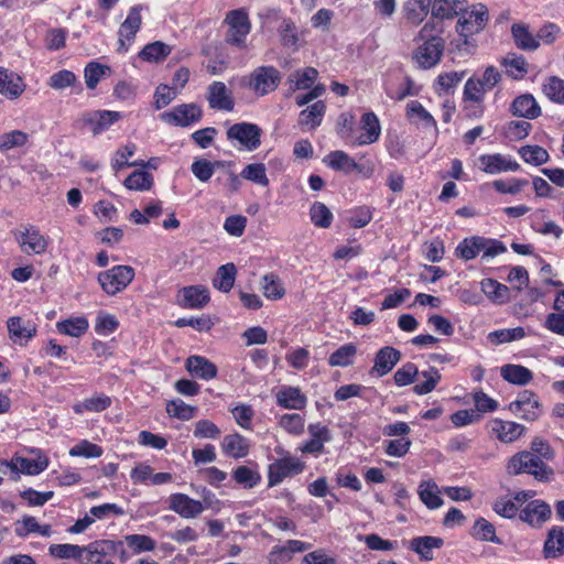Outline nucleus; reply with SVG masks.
I'll list each match as a JSON object with an SVG mask.
<instances>
[{
    "label": "nucleus",
    "instance_id": "nucleus-50",
    "mask_svg": "<svg viewBox=\"0 0 564 564\" xmlns=\"http://www.w3.org/2000/svg\"><path fill=\"white\" fill-rule=\"evenodd\" d=\"M48 552L52 556L56 558H74L79 563L82 562V557L84 555V546H79L76 544H52L48 547Z\"/></svg>",
    "mask_w": 564,
    "mask_h": 564
},
{
    "label": "nucleus",
    "instance_id": "nucleus-13",
    "mask_svg": "<svg viewBox=\"0 0 564 564\" xmlns=\"http://www.w3.org/2000/svg\"><path fill=\"white\" fill-rule=\"evenodd\" d=\"M14 237L25 254H42L46 251V239L33 226H25L23 230L14 232Z\"/></svg>",
    "mask_w": 564,
    "mask_h": 564
},
{
    "label": "nucleus",
    "instance_id": "nucleus-30",
    "mask_svg": "<svg viewBox=\"0 0 564 564\" xmlns=\"http://www.w3.org/2000/svg\"><path fill=\"white\" fill-rule=\"evenodd\" d=\"M513 116L535 119L541 115V108L532 95L525 94L517 97L511 104Z\"/></svg>",
    "mask_w": 564,
    "mask_h": 564
},
{
    "label": "nucleus",
    "instance_id": "nucleus-62",
    "mask_svg": "<svg viewBox=\"0 0 564 564\" xmlns=\"http://www.w3.org/2000/svg\"><path fill=\"white\" fill-rule=\"evenodd\" d=\"M110 68L97 62H90L85 67V83L89 89H95L100 79L109 73Z\"/></svg>",
    "mask_w": 564,
    "mask_h": 564
},
{
    "label": "nucleus",
    "instance_id": "nucleus-37",
    "mask_svg": "<svg viewBox=\"0 0 564 564\" xmlns=\"http://www.w3.org/2000/svg\"><path fill=\"white\" fill-rule=\"evenodd\" d=\"M500 375L506 381L518 386H525L533 378L532 371L527 367L511 364L502 366Z\"/></svg>",
    "mask_w": 564,
    "mask_h": 564
},
{
    "label": "nucleus",
    "instance_id": "nucleus-55",
    "mask_svg": "<svg viewBox=\"0 0 564 564\" xmlns=\"http://www.w3.org/2000/svg\"><path fill=\"white\" fill-rule=\"evenodd\" d=\"M281 43L283 46L296 50L299 47V30L293 21L284 19L279 28Z\"/></svg>",
    "mask_w": 564,
    "mask_h": 564
},
{
    "label": "nucleus",
    "instance_id": "nucleus-20",
    "mask_svg": "<svg viewBox=\"0 0 564 564\" xmlns=\"http://www.w3.org/2000/svg\"><path fill=\"white\" fill-rule=\"evenodd\" d=\"M207 100L213 109L231 111L235 106L230 90L221 82H214L208 87Z\"/></svg>",
    "mask_w": 564,
    "mask_h": 564
},
{
    "label": "nucleus",
    "instance_id": "nucleus-54",
    "mask_svg": "<svg viewBox=\"0 0 564 564\" xmlns=\"http://www.w3.org/2000/svg\"><path fill=\"white\" fill-rule=\"evenodd\" d=\"M241 177L261 186L269 185V178L267 176V169L263 163H251L240 173Z\"/></svg>",
    "mask_w": 564,
    "mask_h": 564
},
{
    "label": "nucleus",
    "instance_id": "nucleus-11",
    "mask_svg": "<svg viewBox=\"0 0 564 564\" xmlns=\"http://www.w3.org/2000/svg\"><path fill=\"white\" fill-rule=\"evenodd\" d=\"M122 118L121 112L111 110H95L82 115L79 122L90 129L94 135L108 130L115 122Z\"/></svg>",
    "mask_w": 564,
    "mask_h": 564
},
{
    "label": "nucleus",
    "instance_id": "nucleus-8",
    "mask_svg": "<svg viewBox=\"0 0 564 564\" xmlns=\"http://www.w3.org/2000/svg\"><path fill=\"white\" fill-rule=\"evenodd\" d=\"M304 463L293 456H284L269 465L268 486L274 487L288 477H293L304 470Z\"/></svg>",
    "mask_w": 564,
    "mask_h": 564
},
{
    "label": "nucleus",
    "instance_id": "nucleus-21",
    "mask_svg": "<svg viewBox=\"0 0 564 564\" xmlns=\"http://www.w3.org/2000/svg\"><path fill=\"white\" fill-rule=\"evenodd\" d=\"M480 169L487 174L518 171L520 165L502 154H484L479 156Z\"/></svg>",
    "mask_w": 564,
    "mask_h": 564
},
{
    "label": "nucleus",
    "instance_id": "nucleus-38",
    "mask_svg": "<svg viewBox=\"0 0 564 564\" xmlns=\"http://www.w3.org/2000/svg\"><path fill=\"white\" fill-rule=\"evenodd\" d=\"M325 161L333 170L343 171L346 174L351 171H358L359 173L362 171L361 166L354 159L340 150L330 152Z\"/></svg>",
    "mask_w": 564,
    "mask_h": 564
},
{
    "label": "nucleus",
    "instance_id": "nucleus-6",
    "mask_svg": "<svg viewBox=\"0 0 564 564\" xmlns=\"http://www.w3.org/2000/svg\"><path fill=\"white\" fill-rule=\"evenodd\" d=\"M463 13L456 30L464 37L479 33L489 20V10L484 3L473 4L469 11L466 10Z\"/></svg>",
    "mask_w": 564,
    "mask_h": 564
},
{
    "label": "nucleus",
    "instance_id": "nucleus-12",
    "mask_svg": "<svg viewBox=\"0 0 564 564\" xmlns=\"http://www.w3.org/2000/svg\"><path fill=\"white\" fill-rule=\"evenodd\" d=\"M161 119L173 126L187 127L202 118V109L196 104H183L165 111Z\"/></svg>",
    "mask_w": 564,
    "mask_h": 564
},
{
    "label": "nucleus",
    "instance_id": "nucleus-34",
    "mask_svg": "<svg viewBox=\"0 0 564 564\" xmlns=\"http://www.w3.org/2000/svg\"><path fill=\"white\" fill-rule=\"evenodd\" d=\"M221 447L226 455L234 458L246 457L249 453L248 440L238 433L226 435L223 440Z\"/></svg>",
    "mask_w": 564,
    "mask_h": 564
},
{
    "label": "nucleus",
    "instance_id": "nucleus-49",
    "mask_svg": "<svg viewBox=\"0 0 564 564\" xmlns=\"http://www.w3.org/2000/svg\"><path fill=\"white\" fill-rule=\"evenodd\" d=\"M356 354L357 348L354 344L343 345L329 356L328 364L332 367H347L352 364Z\"/></svg>",
    "mask_w": 564,
    "mask_h": 564
},
{
    "label": "nucleus",
    "instance_id": "nucleus-19",
    "mask_svg": "<svg viewBox=\"0 0 564 564\" xmlns=\"http://www.w3.org/2000/svg\"><path fill=\"white\" fill-rule=\"evenodd\" d=\"M401 352L391 347L386 346L376 354L375 365L371 368V373L377 375L378 377H383L388 375L393 367L400 361Z\"/></svg>",
    "mask_w": 564,
    "mask_h": 564
},
{
    "label": "nucleus",
    "instance_id": "nucleus-64",
    "mask_svg": "<svg viewBox=\"0 0 564 564\" xmlns=\"http://www.w3.org/2000/svg\"><path fill=\"white\" fill-rule=\"evenodd\" d=\"M262 291L267 299L279 300L283 297L285 290L280 280L273 274H267L262 280Z\"/></svg>",
    "mask_w": 564,
    "mask_h": 564
},
{
    "label": "nucleus",
    "instance_id": "nucleus-51",
    "mask_svg": "<svg viewBox=\"0 0 564 564\" xmlns=\"http://www.w3.org/2000/svg\"><path fill=\"white\" fill-rule=\"evenodd\" d=\"M232 478L243 488L251 489L260 482L261 475L248 466H238L232 471Z\"/></svg>",
    "mask_w": 564,
    "mask_h": 564
},
{
    "label": "nucleus",
    "instance_id": "nucleus-41",
    "mask_svg": "<svg viewBox=\"0 0 564 564\" xmlns=\"http://www.w3.org/2000/svg\"><path fill=\"white\" fill-rule=\"evenodd\" d=\"M419 497L429 509H436L443 505L437 485L432 481H422L419 486Z\"/></svg>",
    "mask_w": 564,
    "mask_h": 564
},
{
    "label": "nucleus",
    "instance_id": "nucleus-53",
    "mask_svg": "<svg viewBox=\"0 0 564 564\" xmlns=\"http://www.w3.org/2000/svg\"><path fill=\"white\" fill-rule=\"evenodd\" d=\"M170 53V45L161 41H156L145 45L143 50L140 52V56L142 59L148 62H159L164 59Z\"/></svg>",
    "mask_w": 564,
    "mask_h": 564
},
{
    "label": "nucleus",
    "instance_id": "nucleus-18",
    "mask_svg": "<svg viewBox=\"0 0 564 564\" xmlns=\"http://www.w3.org/2000/svg\"><path fill=\"white\" fill-rule=\"evenodd\" d=\"M209 292L203 285H191L180 290L177 303L185 308H203L209 302Z\"/></svg>",
    "mask_w": 564,
    "mask_h": 564
},
{
    "label": "nucleus",
    "instance_id": "nucleus-59",
    "mask_svg": "<svg viewBox=\"0 0 564 564\" xmlns=\"http://www.w3.org/2000/svg\"><path fill=\"white\" fill-rule=\"evenodd\" d=\"M223 164L220 161L210 162L206 159H199L193 162L191 171L200 182H207L213 176L215 169L223 166Z\"/></svg>",
    "mask_w": 564,
    "mask_h": 564
},
{
    "label": "nucleus",
    "instance_id": "nucleus-25",
    "mask_svg": "<svg viewBox=\"0 0 564 564\" xmlns=\"http://www.w3.org/2000/svg\"><path fill=\"white\" fill-rule=\"evenodd\" d=\"M525 427L519 423L496 419L491 422V433L502 443L517 441L524 433Z\"/></svg>",
    "mask_w": 564,
    "mask_h": 564
},
{
    "label": "nucleus",
    "instance_id": "nucleus-22",
    "mask_svg": "<svg viewBox=\"0 0 564 564\" xmlns=\"http://www.w3.org/2000/svg\"><path fill=\"white\" fill-rule=\"evenodd\" d=\"M362 133L351 140L352 145L371 144L379 139L381 128L377 116L373 112H367L360 120Z\"/></svg>",
    "mask_w": 564,
    "mask_h": 564
},
{
    "label": "nucleus",
    "instance_id": "nucleus-4",
    "mask_svg": "<svg viewBox=\"0 0 564 564\" xmlns=\"http://www.w3.org/2000/svg\"><path fill=\"white\" fill-rule=\"evenodd\" d=\"M134 274L132 267L120 264L100 272L97 280L102 291L113 296L122 292L133 281Z\"/></svg>",
    "mask_w": 564,
    "mask_h": 564
},
{
    "label": "nucleus",
    "instance_id": "nucleus-56",
    "mask_svg": "<svg viewBox=\"0 0 564 564\" xmlns=\"http://www.w3.org/2000/svg\"><path fill=\"white\" fill-rule=\"evenodd\" d=\"M421 376L425 379V381L413 387V392L417 395H424L432 392L442 379L440 371L434 367L422 371Z\"/></svg>",
    "mask_w": 564,
    "mask_h": 564
},
{
    "label": "nucleus",
    "instance_id": "nucleus-32",
    "mask_svg": "<svg viewBox=\"0 0 564 564\" xmlns=\"http://www.w3.org/2000/svg\"><path fill=\"white\" fill-rule=\"evenodd\" d=\"M306 402V397L295 387H283L276 393V403L284 409L301 410Z\"/></svg>",
    "mask_w": 564,
    "mask_h": 564
},
{
    "label": "nucleus",
    "instance_id": "nucleus-58",
    "mask_svg": "<svg viewBox=\"0 0 564 564\" xmlns=\"http://www.w3.org/2000/svg\"><path fill=\"white\" fill-rule=\"evenodd\" d=\"M166 412L170 416L187 421L196 415L197 409L186 404L183 400H172L166 404Z\"/></svg>",
    "mask_w": 564,
    "mask_h": 564
},
{
    "label": "nucleus",
    "instance_id": "nucleus-57",
    "mask_svg": "<svg viewBox=\"0 0 564 564\" xmlns=\"http://www.w3.org/2000/svg\"><path fill=\"white\" fill-rule=\"evenodd\" d=\"M544 95L556 104H564V79L557 76L549 77L543 84Z\"/></svg>",
    "mask_w": 564,
    "mask_h": 564
},
{
    "label": "nucleus",
    "instance_id": "nucleus-1",
    "mask_svg": "<svg viewBox=\"0 0 564 564\" xmlns=\"http://www.w3.org/2000/svg\"><path fill=\"white\" fill-rule=\"evenodd\" d=\"M509 475L529 474L535 480L549 482L554 476V470L542 457L536 456L530 451H522L514 454L507 464Z\"/></svg>",
    "mask_w": 564,
    "mask_h": 564
},
{
    "label": "nucleus",
    "instance_id": "nucleus-44",
    "mask_svg": "<svg viewBox=\"0 0 564 564\" xmlns=\"http://www.w3.org/2000/svg\"><path fill=\"white\" fill-rule=\"evenodd\" d=\"M501 65L506 68V73L513 79H520L528 73V64L523 56L508 54L502 58Z\"/></svg>",
    "mask_w": 564,
    "mask_h": 564
},
{
    "label": "nucleus",
    "instance_id": "nucleus-3",
    "mask_svg": "<svg viewBox=\"0 0 564 564\" xmlns=\"http://www.w3.org/2000/svg\"><path fill=\"white\" fill-rule=\"evenodd\" d=\"M225 23L228 30L225 41L239 50L247 48V36L251 30V22L243 9L231 10L226 14Z\"/></svg>",
    "mask_w": 564,
    "mask_h": 564
},
{
    "label": "nucleus",
    "instance_id": "nucleus-28",
    "mask_svg": "<svg viewBox=\"0 0 564 564\" xmlns=\"http://www.w3.org/2000/svg\"><path fill=\"white\" fill-rule=\"evenodd\" d=\"M551 507L542 500L529 502L520 513V519L531 525H540L551 517Z\"/></svg>",
    "mask_w": 564,
    "mask_h": 564
},
{
    "label": "nucleus",
    "instance_id": "nucleus-63",
    "mask_svg": "<svg viewBox=\"0 0 564 564\" xmlns=\"http://www.w3.org/2000/svg\"><path fill=\"white\" fill-rule=\"evenodd\" d=\"M465 76L466 70L447 72L440 74L436 78L438 94H441L442 91H449L452 88L456 87Z\"/></svg>",
    "mask_w": 564,
    "mask_h": 564
},
{
    "label": "nucleus",
    "instance_id": "nucleus-27",
    "mask_svg": "<svg viewBox=\"0 0 564 564\" xmlns=\"http://www.w3.org/2000/svg\"><path fill=\"white\" fill-rule=\"evenodd\" d=\"M325 112V102L318 100L300 112L297 124L303 130H314L321 126Z\"/></svg>",
    "mask_w": 564,
    "mask_h": 564
},
{
    "label": "nucleus",
    "instance_id": "nucleus-17",
    "mask_svg": "<svg viewBox=\"0 0 564 564\" xmlns=\"http://www.w3.org/2000/svg\"><path fill=\"white\" fill-rule=\"evenodd\" d=\"M143 9V6L138 4L132 7L129 10L127 19L121 23L119 29V51L120 52H127L128 46L126 45L127 41H132L137 34V32L140 30L141 26V10Z\"/></svg>",
    "mask_w": 564,
    "mask_h": 564
},
{
    "label": "nucleus",
    "instance_id": "nucleus-10",
    "mask_svg": "<svg viewBox=\"0 0 564 564\" xmlns=\"http://www.w3.org/2000/svg\"><path fill=\"white\" fill-rule=\"evenodd\" d=\"M261 129L249 122H239L232 124L227 130V138L231 141H238L239 144L249 150H256L260 145Z\"/></svg>",
    "mask_w": 564,
    "mask_h": 564
},
{
    "label": "nucleus",
    "instance_id": "nucleus-31",
    "mask_svg": "<svg viewBox=\"0 0 564 564\" xmlns=\"http://www.w3.org/2000/svg\"><path fill=\"white\" fill-rule=\"evenodd\" d=\"M48 466V459L45 456H37L35 459L25 457H14L11 459L9 467L13 471H20L26 475H37L45 470Z\"/></svg>",
    "mask_w": 564,
    "mask_h": 564
},
{
    "label": "nucleus",
    "instance_id": "nucleus-23",
    "mask_svg": "<svg viewBox=\"0 0 564 564\" xmlns=\"http://www.w3.org/2000/svg\"><path fill=\"white\" fill-rule=\"evenodd\" d=\"M432 11V0H406L402 6V13L408 23L417 26Z\"/></svg>",
    "mask_w": 564,
    "mask_h": 564
},
{
    "label": "nucleus",
    "instance_id": "nucleus-35",
    "mask_svg": "<svg viewBox=\"0 0 564 564\" xmlns=\"http://www.w3.org/2000/svg\"><path fill=\"white\" fill-rule=\"evenodd\" d=\"M406 118L412 123H422L424 128H434V130L437 131V126L434 117L417 100H412L408 102Z\"/></svg>",
    "mask_w": 564,
    "mask_h": 564
},
{
    "label": "nucleus",
    "instance_id": "nucleus-15",
    "mask_svg": "<svg viewBox=\"0 0 564 564\" xmlns=\"http://www.w3.org/2000/svg\"><path fill=\"white\" fill-rule=\"evenodd\" d=\"M9 338L15 345L24 346L36 335V325L20 316L10 317L7 322Z\"/></svg>",
    "mask_w": 564,
    "mask_h": 564
},
{
    "label": "nucleus",
    "instance_id": "nucleus-9",
    "mask_svg": "<svg viewBox=\"0 0 564 564\" xmlns=\"http://www.w3.org/2000/svg\"><path fill=\"white\" fill-rule=\"evenodd\" d=\"M509 410L522 420L533 422L542 414V405L536 394L530 390L521 391L509 404Z\"/></svg>",
    "mask_w": 564,
    "mask_h": 564
},
{
    "label": "nucleus",
    "instance_id": "nucleus-29",
    "mask_svg": "<svg viewBox=\"0 0 564 564\" xmlns=\"http://www.w3.org/2000/svg\"><path fill=\"white\" fill-rule=\"evenodd\" d=\"M24 90L21 77L4 67H0V94L14 99Z\"/></svg>",
    "mask_w": 564,
    "mask_h": 564
},
{
    "label": "nucleus",
    "instance_id": "nucleus-16",
    "mask_svg": "<svg viewBox=\"0 0 564 564\" xmlns=\"http://www.w3.org/2000/svg\"><path fill=\"white\" fill-rule=\"evenodd\" d=\"M169 502V508L185 519L196 518L204 511V506L200 501L185 494L171 495Z\"/></svg>",
    "mask_w": 564,
    "mask_h": 564
},
{
    "label": "nucleus",
    "instance_id": "nucleus-46",
    "mask_svg": "<svg viewBox=\"0 0 564 564\" xmlns=\"http://www.w3.org/2000/svg\"><path fill=\"white\" fill-rule=\"evenodd\" d=\"M471 535L479 541L492 542L497 544L501 543L499 538L496 535V529L494 524H491L485 518H478L475 521L471 528Z\"/></svg>",
    "mask_w": 564,
    "mask_h": 564
},
{
    "label": "nucleus",
    "instance_id": "nucleus-5",
    "mask_svg": "<svg viewBox=\"0 0 564 564\" xmlns=\"http://www.w3.org/2000/svg\"><path fill=\"white\" fill-rule=\"evenodd\" d=\"M421 41L422 44L413 52V61L419 68L430 69L441 62L445 48V41L441 36H431L430 39Z\"/></svg>",
    "mask_w": 564,
    "mask_h": 564
},
{
    "label": "nucleus",
    "instance_id": "nucleus-14",
    "mask_svg": "<svg viewBox=\"0 0 564 564\" xmlns=\"http://www.w3.org/2000/svg\"><path fill=\"white\" fill-rule=\"evenodd\" d=\"M115 543L108 540H100L84 546V555L80 564H115L109 555L115 552Z\"/></svg>",
    "mask_w": 564,
    "mask_h": 564
},
{
    "label": "nucleus",
    "instance_id": "nucleus-7",
    "mask_svg": "<svg viewBox=\"0 0 564 564\" xmlns=\"http://www.w3.org/2000/svg\"><path fill=\"white\" fill-rule=\"evenodd\" d=\"M281 79V73L275 67L259 66L250 74L249 87L256 95L265 96L279 87Z\"/></svg>",
    "mask_w": 564,
    "mask_h": 564
},
{
    "label": "nucleus",
    "instance_id": "nucleus-43",
    "mask_svg": "<svg viewBox=\"0 0 564 564\" xmlns=\"http://www.w3.org/2000/svg\"><path fill=\"white\" fill-rule=\"evenodd\" d=\"M236 279V267L234 263L220 265L213 280V285L217 290L228 293L234 286Z\"/></svg>",
    "mask_w": 564,
    "mask_h": 564
},
{
    "label": "nucleus",
    "instance_id": "nucleus-45",
    "mask_svg": "<svg viewBox=\"0 0 564 564\" xmlns=\"http://www.w3.org/2000/svg\"><path fill=\"white\" fill-rule=\"evenodd\" d=\"M88 326V321L85 317L68 318L56 324V328L61 334L72 337H80L86 333Z\"/></svg>",
    "mask_w": 564,
    "mask_h": 564
},
{
    "label": "nucleus",
    "instance_id": "nucleus-2",
    "mask_svg": "<svg viewBox=\"0 0 564 564\" xmlns=\"http://www.w3.org/2000/svg\"><path fill=\"white\" fill-rule=\"evenodd\" d=\"M502 78V73L495 66H487L481 77H470L466 80L463 90V101L480 105L486 93L496 87Z\"/></svg>",
    "mask_w": 564,
    "mask_h": 564
},
{
    "label": "nucleus",
    "instance_id": "nucleus-61",
    "mask_svg": "<svg viewBox=\"0 0 564 564\" xmlns=\"http://www.w3.org/2000/svg\"><path fill=\"white\" fill-rule=\"evenodd\" d=\"M519 154L527 163L534 165H542L549 160L547 151L540 145H524L519 149Z\"/></svg>",
    "mask_w": 564,
    "mask_h": 564
},
{
    "label": "nucleus",
    "instance_id": "nucleus-33",
    "mask_svg": "<svg viewBox=\"0 0 564 564\" xmlns=\"http://www.w3.org/2000/svg\"><path fill=\"white\" fill-rule=\"evenodd\" d=\"M511 34L516 46L520 50L535 51L540 45L536 36H534L529 31V26L522 22L512 24Z\"/></svg>",
    "mask_w": 564,
    "mask_h": 564
},
{
    "label": "nucleus",
    "instance_id": "nucleus-24",
    "mask_svg": "<svg viewBox=\"0 0 564 564\" xmlns=\"http://www.w3.org/2000/svg\"><path fill=\"white\" fill-rule=\"evenodd\" d=\"M467 9V0H432V17L437 19H453Z\"/></svg>",
    "mask_w": 564,
    "mask_h": 564
},
{
    "label": "nucleus",
    "instance_id": "nucleus-60",
    "mask_svg": "<svg viewBox=\"0 0 564 564\" xmlns=\"http://www.w3.org/2000/svg\"><path fill=\"white\" fill-rule=\"evenodd\" d=\"M310 216L312 223L318 228H328L333 219V214L329 208L319 202L311 206Z\"/></svg>",
    "mask_w": 564,
    "mask_h": 564
},
{
    "label": "nucleus",
    "instance_id": "nucleus-42",
    "mask_svg": "<svg viewBox=\"0 0 564 564\" xmlns=\"http://www.w3.org/2000/svg\"><path fill=\"white\" fill-rule=\"evenodd\" d=\"M443 545V540L436 536H419L411 541V550L421 555L424 560H432V550Z\"/></svg>",
    "mask_w": 564,
    "mask_h": 564
},
{
    "label": "nucleus",
    "instance_id": "nucleus-26",
    "mask_svg": "<svg viewBox=\"0 0 564 564\" xmlns=\"http://www.w3.org/2000/svg\"><path fill=\"white\" fill-rule=\"evenodd\" d=\"M186 370L195 378L210 380L217 376V366L202 356H189L185 364Z\"/></svg>",
    "mask_w": 564,
    "mask_h": 564
},
{
    "label": "nucleus",
    "instance_id": "nucleus-52",
    "mask_svg": "<svg viewBox=\"0 0 564 564\" xmlns=\"http://www.w3.org/2000/svg\"><path fill=\"white\" fill-rule=\"evenodd\" d=\"M123 184L131 191H149L153 186V176L145 171H134L124 180Z\"/></svg>",
    "mask_w": 564,
    "mask_h": 564
},
{
    "label": "nucleus",
    "instance_id": "nucleus-39",
    "mask_svg": "<svg viewBox=\"0 0 564 564\" xmlns=\"http://www.w3.org/2000/svg\"><path fill=\"white\" fill-rule=\"evenodd\" d=\"M318 72L314 67H305L290 74L288 82L292 91L308 89L317 78Z\"/></svg>",
    "mask_w": 564,
    "mask_h": 564
},
{
    "label": "nucleus",
    "instance_id": "nucleus-40",
    "mask_svg": "<svg viewBox=\"0 0 564 564\" xmlns=\"http://www.w3.org/2000/svg\"><path fill=\"white\" fill-rule=\"evenodd\" d=\"M485 237L474 236L464 239L456 248V254L464 260H471L481 252L486 245Z\"/></svg>",
    "mask_w": 564,
    "mask_h": 564
},
{
    "label": "nucleus",
    "instance_id": "nucleus-48",
    "mask_svg": "<svg viewBox=\"0 0 564 564\" xmlns=\"http://www.w3.org/2000/svg\"><path fill=\"white\" fill-rule=\"evenodd\" d=\"M29 141V134L21 130H12L0 134V152L4 153L15 148L24 147Z\"/></svg>",
    "mask_w": 564,
    "mask_h": 564
},
{
    "label": "nucleus",
    "instance_id": "nucleus-36",
    "mask_svg": "<svg viewBox=\"0 0 564 564\" xmlns=\"http://www.w3.org/2000/svg\"><path fill=\"white\" fill-rule=\"evenodd\" d=\"M543 552L546 558H556L564 554V528L553 527L549 531Z\"/></svg>",
    "mask_w": 564,
    "mask_h": 564
},
{
    "label": "nucleus",
    "instance_id": "nucleus-47",
    "mask_svg": "<svg viewBox=\"0 0 564 564\" xmlns=\"http://www.w3.org/2000/svg\"><path fill=\"white\" fill-rule=\"evenodd\" d=\"M482 292L496 303H506L508 301L509 289L507 285L501 284L492 279H485L481 281Z\"/></svg>",
    "mask_w": 564,
    "mask_h": 564
}]
</instances>
